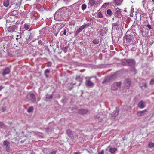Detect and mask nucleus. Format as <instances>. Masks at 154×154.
<instances>
[{
    "label": "nucleus",
    "instance_id": "30",
    "mask_svg": "<svg viewBox=\"0 0 154 154\" xmlns=\"http://www.w3.org/2000/svg\"><path fill=\"white\" fill-rule=\"evenodd\" d=\"M57 152V151L56 150H52V152L50 153V154H56Z\"/></svg>",
    "mask_w": 154,
    "mask_h": 154
},
{
    "label": "nucleus",
    "instance_id": "46",
    "mask_svg": "<svg viewBox=\"0 0 154 154\" xmlns=\"http://www.w3.org/2000/svg\"><path fill=\"white\" fill-rule=\"evenodd\" d=\"M22 133H24V132H23V131H22Z\"/></svg>",
    "mask_w": 154,
    "mask_h": 154
},
{
    "label": "nucleus",
    "instance_id": "16",
    "mask_svg": "<svg viewBox=\"0 0 154 154\" xmlns=\"http://www.w3.org/2000/svg\"><path fill=\"white\" fill-rule=\"evenodd\" d=\"M23 29H24V30H28L30 27V26L28 24L25 23L23 26Z\"/></svg>",
    "mask_w": 154,
    "mask_h": 154
},
{
    "label": "nucleus",
    "instance_id": "2",
    "mask_svg": "<svg viewBox=\"0 0 154 154\" xmlns=\"http://www.w3.org/2000/svg\"><path fill=\"white\" fill-rule=\"evenodd\" d=\"M101 0H91L89 3L90 6L95 5L96 6L100 5Z\"/></svg>",
    "mask_w": 154,
    "mask_h": 154
},
{
    "label": "nucleus",
    "instance_id": "41",
    "mask_svg": "<svg viewBox=\"0 0 154 154\" xmlns=\"http://www.w3.org/2000/svg\"><path fill=\"white\" fill-rule=\"evenodd\" d=\"M64 2H69V0H63Z\"/></svg>",
    "mask_w": 154,
    "mask_h": 154
},
{
    "label": "nucleus",
    "instance_id": "43",
    "mask_svg": "<svg viewBox=\"0 0 154 154\" xmlns=\"http://www.w3.org/2000/svg\"><path fill=\"white\" fill-rule=\"evenodd\" d=\"M69 84L70 85H76V83L73 84ZM68 85H69V84H68Z\"/></svg>",
    "mask_w": 154,
    "mask_h": 154
},
{
    "label": "nucleus",
    "instance_id": "36",
    "mask_svg": "<svg viewBox=\"0 0 154 154\" xmlns=\"http://www.w3.org/2000/svg\"><path fill=\"white\" fill-rule=\"evenodd\" d=\"M139 33H141V34H143V31L142 30H140Z\"/></svg>",
    "mask_w": 154,
    "mask_h": 154
},
{
    "label": "nucleus",
    "instance_id": "9",
    "mask_svg": "<svg viewBox=\"0 0 154 154\" xmlns=\"http://www.w3.org/2000/svg\"><path fill=\"white\" fill-rule=\"evenodd\" d=\"M10 72V70L9 68L7 67L5 68L3 71L2 73V75L4 76L5 75L8 74Z\"/></svg>",
    "mask_w": 154,
    "mask_h": 154
},
{
    "label": "nucleus",
    "instance_id": "38",
    "mask_svg": "<svg viewBox=\"0 0 154 154\" xmlns=\"http://www.w3.org/2000/svg\"><path fill=\"white\" fill-rule=\"evenodd\" d=\"M74 154H80V152H74Z\"/></svg>",
    "mask_w": 154,
    "mask_h": 154
},
{
    "label": "nucleus",
    "instance_id": "45",
    "mask_svg": "<svg viewBox=\"0 0 154 154\" xmlns=\"http://www.w3.org/2000/svg\"><path fill=\"white\" fill-rule=\"evenodd\" d=\"M78 78H79V77H77V78H76V80H77V79H78Z\"/></svg>",
    "mask_w": 154,
    "mask_h": 154
},
{
    "label": "nucleus",
    "instance_id": "25",
    "mask_svg": "<svg viewBox=\"0 0 154 154\" xmlns=\"http://www.w3.org/2000/svg\"><path fill=\"white\" fill-rule=\"evenodd\" d=\"M93 43L94 44H98L99 41L98 39H94L92 41Z\"/></svg>",
    "mask_w": 154,
    "mask_h": 154
},
{
    "label": "nucleus",
    "instance_id": "13",
    "mask_svg": "<svg viewBox=\"0 0 154 154\" xmlns=\"http://www.w3.org/2000/svg\"><path fill=\"white\" fill-rule=\"evenodd\" d=\"M59 14H58L57 13H56L54 16V18H55V20H59L60 19H61V14H60L59 17H58Z\"/></svg>",
    "mask_w": 154,
    "mask_h": 154
},
{
    "label": "nucleus",
    "instance_id": "6",
    "mask_svg": "<svg viewBox=\"0 0 154 154\" xmlns=\"http://www.w3.org/2000/svg\"><path fill=\"white\" fill-rule=\"evenodd\" d=\"M108 148H109V151L112 154H114L117 151V148L114 147H111L109 146H108Z\"/></svg>",
    "mask_w": 154,
    "mask_h": 154
},
{
    "label": "nucleus",
    "instance_id": "10",
    "mask_svg": "<svg viewBox=\"0 0 154 154\" xmlns=\"http://www.w3.org/2000/svg\"><path fill=\"white\" fill-rule=\"evenodd\" d=\"M116 17L120 18L121 17L122 14L120 9H119L117 10L115 13Z\"/></svg>",
    "mask_w": 154,
    "mask_h": 154
},
{
    "label": "nucleus",
    "instance_id": "23",
    "mask_svg": "<svg viewBox=\"0 0 154 154\" xmlns=\"http://www.w3.org/2000/svg\"><path fill=\"white\" fill-rule=\"evenodd\" d=\"M66 133L69 136H70L72 135V132L70 130L68 129L67 130Z\"/></svg>",
    "mask_w": 154,
    "mask_h": 154
},
{
    "label": "nucleus",
    "instance_id": "1",
    "mask_svg": "<svg viewBox=\"0 0 154 154\" xmlns=\"http://www.w3.org/2000/svg\"><path fill=\"white\" fill-rule=\"evenodd\" d=\"M17 26L15 25L11 26L7 28L8 32L12 33L14 32H17Z\"/></svg>",
    "mask_w": 154,
    "mask_h": 154
},
{
    "label": "nucleus",
    "instance_id": "11",
    "mask_svg": "<svg viewBox=\"0 0 154 154\" xmlns=\"http://www.w3.org/2000/svg\"><path fill=\"white\" fill-rule=\"evenodd\" d=\"M138 106L141 109L144 108L145 107V103L142 101H140L138 103Z\"/></svg>",
    "mask_w": 154,
    "mask_h": 154
},
{
    "label": "nucleus",
    "instance_id": "44",
    "mask_svg": "<svg viewBox=\"0 0 154 154\" xmlns=\"http://www.w3.org/2000/svg\"><path fill=\"white\" fill-rule=\"evenodd\" d=\"M144 86L145 87H146L147 85H146V83H145L144 84Z\"/></svg>",
    "mask_w": 154,
    "mask_h": 154
},
{
    "label": "nucleus",
    "instance_id": "19",
    "mask_svg": "<svg viewBox=\"0 0 154 154\" xmlns=\"http://www.w3.org/2000/svg\"><path fill=\"white\" fill-rule=\"evenodd\" d=\"M126 40L127 43L130 42L131 41L130 37L129 36L126 35Z\"/></svg>",
    "mask_w": 154,
    "mask_h": 154
},
{
    "label": "nucleus",
    "instance_id": "14",
    "mask_svg": "<svg viewBox=\"0 0 154 154\" xmlns=\"http://www.w3.org/2000/svg\"><path fill=\"white\" fill-rule=\"evenodd\" d=\"M88 110L86 109H81L79 110V112L80 114H85L87 113Z\"/></svg>",
    "mask_w": 154,
    "mask_h": 154
},
{
    "label": "nucleus",
    "instance_id": "32",
    "mask_svg": "<svg viewBox=\"0 0 154 154\" xmlns=\"http://www.w3.org/2000/svg\"><path fill=\"white\" fill-rule=\"evenodd\" d=\"M62 32H63V35H66V32H67L66 30L64 29V30L63 31L61 32V33Z\"/></svg>",
    "mask_w": 154,
    "mask_h": 154
},
{
    "label": "nucleus",
    "instance_id": "18",
    "mask_svg": "<svg viewBox=\"0 0 154 154\" xmlns=\"http://www.w3.org/2000/svg\"><path fill=\"white\" fill-rule=\"evenodd\" d=\"M148 147L150 148H152L154 147V143L152 142H149L148 145Z\"/></svg>",
    "mask_w": 154,
    "mask_h": 154
},
{
    "label": "nucleus",
    "instance_id": "8",
    "mask_svg": "<svg viewBox=\"0 0 154 154\" xmlns=\"http://www.w3.org/2000/svg\"><path fill=\"white\" fill-rule=\"evenodd\" d=\"M85 85H86L89 86H93L94 84L90 80H88L85 81Z\"/></svg>",
    "mask_w": 154,
    "mask_h": 154
},
{
    "label": "nucleus",
    "instance_id": "33",
    "mask_svg": "<svg viewBox=\"0 0 154 154\" xmlns=\"http://www.w3.org/2000/svg\"><path fill=\"white\" fill-rule=\"evenodd\" d=\"M47 97L48 99H51L52 98V95H51L49 96H48V97Z\"/></svg>",
    "mask_w": 154,
    "mask_h": 154
},
{
    "label": "nucleus",
    "instance_id": "31",
    "mask_svg": "<svg viewBox=\"0 0 154 154\" xmlns=\"http://www.w3.org/2000/svg\"><path fill=\"white\" fill-rule=\"evenodd\" d=\"M154 83V79H152L151 80L150 82V85H153Z\"/></svg>",
    "mask_w": 154,
    "mask_h": 154
},
{
    "label": "nucleus",
    "instance_id": "34",
    "mask_svg": "<svg viewBox=\"0 0 154 154\" xmlns=\"http://www.w3.org/2000/svg\"><path fill=\"white\" fill-rule=\"evenodd\" d=\"M104 151L103 150H101L100 153H99V154H104Z\"/></svg>",
    "mask_w": 154,
    "mask_h": 154
},
{
    "label": "nucleus",
    "instance_id": "42",
    "mask_svg": "<svg viewBox=\"0 0 154 154\" xmlns=\"http://www.w3.org/2000/svg\"><path fill=\"white\" fill-rule=\"evenodd\" d=\"M73 87H72L71 88H69L68 87V89H69V90H71V89H72V88Z\"/></svg>",
    "mask_w": 154,
    "mask_h": 154
},
{
    "label": "nucleus",
    "instance_id": "40",
    "mask_svg": "<svg viewBox=\"0 0 154 154\" xmlns=\"http://www.w3.org/2000/svg\"><path fill=\"white\" fill-rule=\"evenodd\" d=\"M16 37H17V38H21V37H20V36L19 35H17L16 36Z\"/></svg>",
    "mask_w": 154,
    "mask_h": 154
},
{
    "label": "nucleus",
    "instance_id": "21",
    "mask_svg": "<svg viewBox=\"0 0 154 154\" xmlns=\"http://www.w3.org/2000/svg\"><path fill=\"white\" fill-rule=\"evenodd\" d=\"M125 82L127 85V86H130L131 85V81L129 79H126L125 80Z\"/></svg>",
    "mask_w": 154,
    "mask_h": 154
},
{
    "label": "nucleus",
    "instance_id": "17",
    "mask_svg": "<svg viewBox=\"0 0 154 154\" xmlns=\"http://www.w3.org/2000/svg\"><path fill=\"white\" fill-rule=\"evenodd\" d=\"M34 108L33 106H30L27 109V112L28 113H30L33 111Z\"/></svg>",
    "mask_w": 154,
    "mask_h": 154
},
{
    "label": "nucleus",
    "instance_id": "22",
    "mask_svg": "<svg viewBox=\"0 0 154 154\" xmlns=\"http://www.w3.org/2000/svg\"><path fill=\"white\" fill-rule=\"evenodd\" d=\"M97 17L98 18H102L103 17V14L101 12H99L97 14Z\"/></svg>",
    "mask_w": 154,
    "mask_h": 154
},
{
    "label": "nucleus",
    "instance_id": "26",
    "mask_svg": "<svg viewBox=\"0 0 154 154\" xmlns=\"http://www.w3.org/2000/svg\"><path fill=\"white\" fill-rule=\"evenodd\" d=\"M112 11L110 9H108L107 11V13L109 16H111L112 15Z\"/></svg>",
    "mask_w": 154,
    "mask_h": 154
},
{
    "label": "nucleus",
    "instance_id": "24",
    "mask_svg": "<svg viewBox=\"0 0 154 154\" xmlns=\"http://www.w3.org/2000/svg\"><path fill=\"white\" fill-rule=\"evenodd\" d=\"M121 2V0H115L114 2L117 5H119Z\"/></svg>",
    "mask_w": 154,
    "mask_h": 154
},
{
    "label": "nucleus",
    "instance_id": "35",
    "mask_svg": "<svg viewBox=\"0 0 154 154\" xmlns=\"http://www.w3.org/2000/svg\"><path fill=\"white\" fill-rule=\"evenodd\" d=\"M45 73H49V71L48 69H47L45 70Z\"/></svg>",
    "mask_w": 154,
    "mask_h": 154
},
{
    "label": "nucleus",
    "instance_id": "4",
    "mask_svg": "<svg viewBox=\"0 0 154 154\" xmlns=\"http://www.w3.org/2000/svg\"><path fill=\"white\" fill-rule=\"evenodd\" d=\"M86 25H83L81 26L75 32V35L78 34L79 32H81L83 29L85 28Z\"/></svg>",
    "mask_w": 154,
    "mask_h": 154
},
{
    "label": "nucleus",
    "instance_id": "12",
    "mask_svg": "<svg viewBox=\"0 0 154 154\" xmlns=\"http://www.w3.org/2000/svg\"><path fill=\"white\" fill-rule=\"evenodd\" d=\"M29 97L31 100L33 102L36 101V98L34 94L33 93L30 94L29 95Z\"/></svg>",
    "mask_w": 154,
    "mask_h": 154
},
{
    "label": "nucleus",
    "instance_id": "28",
    "mask_svg": "<svg viewBox=\"0 0 154 154\" xmlns=\"http://www.w3.org/2000/svg\"><path fill=\"white\" fill-rule=\"evenodd\" d=\"M82 9L83 10H85L86 8V5L85 4H82Z\"/></svg>",
    "mask_w": 154,
    "mask_h": 154
},
{
    "label": "nucleus",
    "instance_id": "20",
    "mask_svg": "<svg viewBox=\"0 0 154 154\" xmlns=\"http://www.w3.org/2000/svg\"><path fill=\"white\" fill-rule=\"evenodd\" d=\"M127 62L129 65H130V63H131L132 64H134V60L132 59L129 60H127Z\"/></svg>",
    "mask_w": 154,
    "mask_h": 154
},
{
    "label": "nucleus",
    "instance_id": "15",
    "mask_svg": "<svg viewBox=\"0 0 154 154\" xmlns=\"http://www.w3.org/2000/svg\"><path fill=\"white\" fill-rule=\"evenodd\" d=\"M4 5L5 7H8L9 4V0H5L4 2Z\"/></svg>",
    "mask_w": 154,
    "mask_h": 154
},
{
    "label": "nucleus",
    "instance_id": "47",
    "mask_svg": "<svg viewBox=\"0 0 154 154\" xmlns=\"http://www.w3.org/2000/svg\"><path fill=\"white\" fill-rule=\"evenodd\" d=\"M152 1L153 2H154V0H152Z\"/></svg>",
    "mask_w": 154,
    "mask_h": 154
},
{
    "label": "nucleus",
    "instance_id": "49",
    "mask_svg": "<svg viewBox=\"0 0 154 154\" xmlns=\"http://www.w3.org/2000/svg\"><path fill=\"white\" fill-rule=\"evenodd\" d=\"M16 39H18V38H16Z\"/></svg>",
    "mask_w": 154,
    "mask_h": 154
},
{
    "label": "nucleus",
    "instance_id": "3",
    "mask_svg": "<svg viewBox=\"0 0 154 154\" xmlns=\"http://www.w3.org/2000/svg\"><path fill=\"white\" fill-rule=\"evenodd\" d=\"M121 85V82H115L112 86V89L113 90H116L118 88L120 87Z\"/></svg>",
    "mask_w": 154,
    "mask_h": 154
},
{
    "label": "nucleus",
    "instance_id": "27",
    "mask_svg": "<svg viewBox=\"0 0 154 154\" xmlns=\"http://www.w3.org/2000/svg\"><path fill=\"white\" fill-rule=\"evenodd\" d=\"M17 12L16 10H14L11 12V14L12 15L14 16L17 15Z\"/></svg>",
    "mask_w": 154,
    "mask_h": 154
},
{
    "label": "nucleus",
    "instance_id": "7",
    "mask_svg": "<svg viewBox=\"0 0 154 154\" xmlns=\"http://www.w3.org/2000/svg\"><path fill=\"white\" fill-rule=\"evenodd\" d=\"M146 109H145L143 111H140L137 112V115L138 116L140 117L145 115V112H147Z\"/></svg>",
    "mask_w": 154,
    "mask_h": 154
},
{
    "label": "nucleus",
    "instance_id": "48",
    "mask_svg": "<svg viewBox=\"0 0 154 154\" xmlns=\"http://www.w3.org/2000/svg\"><path fill=\"white\" fill-rule=\"evenodd\" d=\"M114 87H117V86H116H116H114Z\"/></svg>",
    "mask_w": 154,
    "mask_h": 154
},
{
    "label": "nucleus",
    "instance_id": "29",
    "mask_svg": "<svg viewBox=\"0 0 154 154\" xmlns=\"http://www.w3.org/2000/svg\"><path fill=\"white\" fill-rule=\"evenodd\" d=\"M146 26L148 28V29H152V26L151 25L148 24H147Z\"/></svg>",
    "mask_w": 154,
    "mask_h": 154
},
{
    "label": "nucleus",
    "instance_id": "37",
    "mask_svg": "<svg viewBox=\"0 0 154 154\" xmlns=\"http://www.w3.org/2000/svg\"><path fill=\"white\" fill-rule=\"evenodd\" d=\"M102 6H103V7H105H105H106V3H104V4Z\"/></svg>",
    "mask_w": 154,
    "mask_h": 154
},
{
    "label": "nucleus",
    "instance_id": "5",
    "mask_svg": "<svg viewBox=\"0 0 154 154\" xmlns=\"http://www.w3.org/2000/svg\"><path fill=\"white\" fill-rule=\"evenodd\" d=\"M3 145L5 146L6 151L9 152L10 151L9 142L8 141H5L3 142Z\"/></svg>",
    "mask_w": 154,
    "mask_h": 154
},
{
    "label": "nucleus",
    "instance_id": "39",
    "mask_svg": "<svg viewBox=\"0 0 154 154\" xmlns=\"http://www.w3.org/2000/svg\"><path fill=\"white\" fill-rule=\"evenodd\" d=\"M49 129V128L48 127L47 128H46V130L47 131H48Z\"/></svg>",
    "mask_w": 154,
    "mask_h": 154
}]
</instances>
